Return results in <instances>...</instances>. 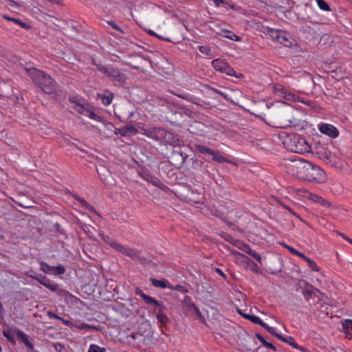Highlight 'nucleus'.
Wrapping results in <instances>:
<instances>
[{"label":"nucleus","mask_w":352,"mask_h":352,"mask_svg":"<svg viewBox=\"0 0 352 352\" xmlns=\"http://www.w3.org/2000/svg\"><path fill=\"white\" fill-rule=\"evenodd\" d=\"M286 172L299 179L323 183L326 181V174L319 166L302 159H286Z\"/></svg>","instance_id":"f257e3e1"},{"label":"nucleus","mask_w":352,"mask_h":352,"mask_svg":"<svg viewBox=\"0 0 352 352\" xmlns=\"http://www.w3.org/2000/svg\"><path fill=\"white\" fill-rule=\"evenodd\" d=\"M294 112L293 107L288 103L276 102L268 107L263 119L272 127L285 129L291 126Z\"/></svg>","instance_id":"f03ea898"},{"label":"nucleus","mask_w":352,"mask_h":352,"mask_svg":"<svg viewBox=\"0 0 352 352\" xmlns=\"http://www.w3.org/2000/svg\"><path fill=\"white\" fill-rule=\"evenodd\" d=\"M34 85L46 94H56L58 85L50 75L35 67L25 68Z\"/></svg>","instance_id":"7ed1b4c3"},{"label":"nucleus","mask_w":352,"mask_h":352,"mask_svg":"<svg viewBox=\"0 0 352 352\" xmlns=\"http://www.w3.org/2000/svg\"><path fill=\"white\" fill-rule=\"evenodd\" d=\"M92 64L96 67L99 72L105 74L111 81L118 82L120 85H124L126 82L127 80L126 75L120 68L110 65L97 63L95 60H92Z\"/></svg>","instance_id":"20e7f679"},{"label":"nucleus","mask_w":352,"mask_h":352,"mask_svg":"<svg viewBox=\"0 0 352 352\" xmlns=\"http://www.w3.org/2000/svg\"><path fill=\"white\" fill-rule=\"evenodd\" d=\"M285 144H287V149L294 153H305L311 151V146L307 141L298 135H292Z\"/></svg>","instance_id":"39448f33"},{"label":"nucleus","mask_w":352,"mask_h":352,"mask_svg":"<svg viewBox=\"0 0 352 352\" xmlns=\"http://www.w3.org/2000/svg\"><path fill=\"white\" fill-rule=\"evenodd\" d=\"M104 241L107 244H108L111 248L114 249L115 250L124 254L126 256H129L133 259H134L137 256L136 252L126 246H124L121 245L120 243H118L114 239L107 236L104 239Z\"/></svg>","instance_id":"423d86ee"},{"label":"nucleus","mask_w":352,"mask_h":352,"mask_svg":"<svg viewBox=\"0 0 352 352\" xmlns=\"http://www.w3.org/2000/svg\"><path fill=\"white\" fill-rule=\"evenodd\" d=\"M183 304L184 307L186 309L187 312L190 316H196L197 318L200 320H204V318L201 313L199 308L195 305V303L192 302V299L188 296H186L183 300Z\"/></svg>","instance_id":"0eeeda50"},{"label":"nucleus","mask_w":352,"mask_h":352,"mask_svg":"<svg viewBox=\"0 0 352 352\" xmlns=\"http://www.w3.org/2000/svg\"><path fill=\"white\" fill-rule=\"evenodd\" d=\"M315 153L319 158L322 160L327 164H331L333 161L334 155L326 147L320 145L316 146Z\"/></svg>","instance_id":"6e6552de"},{"label":"nucleus","mask_w":352,"mask_h":352,"mask_svg":"<svg viewBox=\"0 0 352 352\" xmlns=\"http://www.w3.org/2000/svg\"><path fill=\"white\" fill-rule=\"evenodd\" d=\"M135 294L136 295L140 296L142 299L145 301L146 303L148 305H154L155 307H160V310L162 311L165 306L163 305L162 302L154 299L153 298L151 297L150 296H148L145 294L141 289L139 287H137L135 290Z\"/></svg>","instance_id":"1a4fd4ad"},{"label":"nucleus","mask_w":352,"mask_h":352,"mask_svg":"<svg viewBox=\"0 0 352 352\" xmlns=\"http://www.w3.org/2000/svg\"><path fill=\"white\" fill-rule=\"evenodd\" d=\"M145 135L155 140L163 141L164 135H166V130L161 128L153 127L147 129L145 131Z\"/></svg>","instance_id":"9d476101"},{"label":"nucleus","mask_w":352,"mask_h":352,"mask_svg":"<svg viewBox=\"0 0 352 352\" xmlns=\"http://www.w3.org/2000/svg\"><path fill=\"white\" fill-rule=\"evenodd\" d=\"M319 131L332 138H337L339 135L338 130L333 125L329 124H322L319 126Z\"/></svg>","instance_id":"9b49d317"},{"label":"nucleus","mask_w":352,"mask_h":352,"mask_svg":"<svg viewBox=\"0 0 352 352\" xmlns=\"http://www.w3.org/2000/svg\"><path fill=\"white\" fill-rule=\"evenodd\" d=\"M274 93L280 97H283L287 100H294V95L288 93L287 89L280 84H276L273 86Z\"/></svg>","instance_id":"f8f14e48"},{"label":"nucleus","mask_w":352,"mask_h":352,"mask_svg":"<svg viewBox=\"0 0 352 352\" xmlns=\"http://www.w3.org/2000/svg\"><path fill=\"white\" fill-rule=\"evenodd\" d=\"M163 141L173 146H181L182 141L177 137V135L166 131V135H164Z\"/></svg>","instance_id":"ddd939ff"},{"label":"nucleus","mask_w":352,"mask_h":352,"mask_svg":"<svg viewBox=\"0 0 352 352\" xmlns=\"http://www.w3.org/2000/svg\"><path fill=\"white\" fill-rule=\"evenodd\" d=\"M14 331L18 338L21 342H23L30 350L34 349V344L29 340L28 336L22 330L15 328Z\"/></svg>","instance_id":"4468645a"},{"label":"nucleus","mask_w":352,"mask_h":352,"mask_svg":"<svg viewBox=\"0 0 352 352\" xmlns=\"http://www.w3.org/2000/svg\"><path fill=\"white\" fill-rule=\"evenodd\" d=\"M36 280L47 289L52 292H56L58 289V285L52 283L45 276L40 275L38 276Z\"/></svg>","instance_id":"2eb2a0df"},{"label":"nucleus","mask_w":352,"mask_h":352,"mask_svg":"<svg viewBox=\"0 0 352 352\" xmlns=\"http://www.w3.org/2000/svg\"><path fill=\"white\" fill-rule=\"evenodd\" d=\"M278 339L281 341L286 342L293 346L295 349H300L303 352H308L307 349L303 346H299L294 340V338L291 336L284 337L283 336H279Z\"/></svg>","instance_id":"dca6fc26"},{"label":"nucleus","mask_w":352,"mask_h":352,"mask_svg":"<svg viewBox=\"0 0 352 352\" xmlns=\"http://www.w3.org/2000/svg\"><path fill=\"white\" fill-rule=\"evenodd\" d=\"M280 35L279 36L278 41L285 47H291L292 45V42L290 40L289 34L287 32L282 30L280 31Z\"/></svg>","instance_id":"f3484780"},{"label":"nucleus","mask_w":352,"mask_h":352,"mask_svg":"<svg viewBox=\"0 0 352 352\" xmlns=\"http://www.w3.org/2000/svg\"><path fill=\"white\" fill-rule=\"evenodd\" d=\"M137 61L134 64L133 63H127L129 66L134 69H142V66L144 65L149 63L148 60L144 58L142 56H136L135 57Z\"/></svg>","instance_id":"a211bd4d"},{"label":"nucleus","mask_w":352,"mask_h":352,"mask_svg":"<svg viewBox=\"0 0 352 352\" xmlns=\"http://www.w3.org/2000/svg\"><path fill=\"white\" fill-rule=\"evenodd\" d=\"M151 282L152 285L155 287H160L162 289H164L166 287L172 288L171 286L168 285H169L168 282H167L164 280H158V279L152 278H151Z\"/></svg>","instance_id":"6ab92c4d"},{"label":"nucleus","mask_w":352,"mask_h":352,"mask_svg":"<svg viewBox=\"0 0 352 352\" xmlns=\"http://www.w3.org/2000/svg\"><path fill=\"white\" fill-rule=\"evenodd\" d=\"M222 72L230 76H235L236 78L239 79L243 78L244 77L243 74H236L234 69L232 67H230L228 63L223 69Z\"/></svg>","instance_id":"aec40b11"},{"label":"nucleus","mask_w":352,"mask_h":352,"mask_svg":"<svg viewBox=\"0 0 352 352\" xmlns=\"http://www.w3.org/2000/svg\"><path fill=\"white\" fill-rule=\"evenodd\" d=\"M98 97L99 98H101L102 102L104 105H109L111 103L113 98V94L111 92L108 91L107 95H102L101 94H98Z\"/></svg>","instance_id":"412c9836"},{"label":"nucleus","mask_w":352,"mask_h":352,"mask_svg":"<svg viewBox=\"0 0 352 352\" xmlns=\"http://www.w3.org/2000/svg\"><path fill=\"white\" fill-rule=\"evenodd\" d=\"M244 248L242 250L247 252L248 254L252 256L254 259H256L258 263H261V256L256 253L255 251L252 250L249 245L243 244Z\"/></svg>","instance_id":"4be33fe9"},{"label":"nucleus","mask_w":352,"mask_h":352,"mask_svg":"<svg viewBox=\"0 0 352 352\" xmlns=\"http://www.w3.org/2000/svg\"><path fill=\"white\" fill-rule=\"evenodd\" d=\"M309 199L311 201L320 204L321 205L324 206H329V203L325 199H324L322 197L318 196V195L314 194V193H309Z\"/></svg>","instance_id":"5701e85b"},{"label":"nucleus","mask_w":352,"mask_h":352,"mask_svg":"<svg viewBox=\"0 0 352 352\" xmlns=\"http://www.w3.org/2000/svg\"><path fill=\"white\" fill-rule=\"evenodd\" d=\"M212 156V159L219 163L222 162H228L230 164H233V162L228 159H226L225 157L221 155L219 151H214L213 154L211 155Z\"/></svg>","instance_id":"b1692460"},{"label":"nucleus","mask_w":352,"mask_h":352,"mask_svg":"<svg viewBox=\"0 0 352 352\" xmlns=\"http://www.w3.org/2000/svg\"><path fill=\"white\" fill-rule=\"evenodd\" d=\"M100 171L102 173V175H103V177H102V175L100 173H98L99 175H100L101 177V179L104 182H106L108 184H112L113 181V180H111L109 179L111 178V173L107 170L105 169L104 168H101L100 169Z\"/></svg>","instance_id":"393cba45"},{"label":"nucleus","mask_w":352,"mask_h":352,"mask_svg":"<svg viewBox=\"0 0 352 352\" xmlns=\"http://www.w3.org/2000/svg\"><path fill=\"white\" fill-rule=\"evenodd\" d=\"M227 63L223 60L216 59L212 60V65L217 70L222 72L223 69L226 65Z\"/></svg>","instance_id":"a878e982"},{"label":"nucleus","mask_w":352,"mask_h":352,"mask_svg":"<svg viewBox=\"0 0 352 352\" xmlns=\"http://www.w3.org/2000/svg\"><path fill=\"white\" fill-rule=\"evenodd\" d=\"M148 182H151L153 185L160 188L163 190H166L168 188L157 177H151L150 179H148Z\"/></svg>","instance_id":"bb28decb"},{"label":"nucleus","mask_w":352,"mask_h":352,"mask_svg":"<svg viewBox=\"0 0 352 352\" xmlns=\"http://www.w3.org/2000/svg\"><path fill=\"white\" fill-rule=\"evenodd\" d=\"M256 337L258 339V340L263 344V346H266V347H268L271 349H272L273 351H276V346L272 344L271 342H267L263 336H262L261 334L259 333H256Z\"/></svg>","instance_id":"cd10ccee"},{"label":"nucleus","mask_w":352,"mask_h":352,"mask_svg":"<svg viewBox=\"0 0 352 352\" xmlns=\"http://www.w3.org/2000/svg\"><path fill=\"white\" fill-rule=\"evenodd\" d=\"M195 149L197 151H198L200 153L202 154H208L212 155L213 154V150L201 144L195 145Z\"/></svg>","instance_id":"c85d7f7f"},{"label":"nucleus","mask_w":352,"mask_h":352,"mask_svg":"<svg viewBox=\"0 0 352 352\" xmlns=\"http://www.w3.org/2000/svg\"><path fill=\"white\" fill-rule=\"evenodd\" d=\"M158 308L159 312L157 314V319L159 322L162 324H166L168 322V318L167 316L162 313V311L166 309V307L162 310H160V307H157Z\"/></svg>","instance_id":"c756f323"},{"label":"nucleus","mask_w":352,"mask_h":352,"mask_svg":"<svg viewBox=\"0 0 352 352\" xmlns=\"http://www.w3.org/2000/svg\"><path fill=\"white\" fill-rule=\"evenodd\" d=\"M223 36L226 38H228L232 41H240V38L236 35L234 33L232 32L231 31H229V30H224L223 31Z\"/></svg>","instance_id":"7c9ffc66"},{"label":"nucleus","mask_w":352,"mask_h":352,"mask_svg":"<svg viewBox=\"0 0 352 352\" xmlns=\"http://www.w3.org/2000/svg\"><path fill=\"white\" fill-rule=\"evenodd\" d=\"M247 263L248 266L250 267V269L256 274L260 273V268L258 266L256 263H255L251 259H248Z\"/></svg>","instance_id":"2f4dec72"},{"label":"nucleus","mask_w":352,"mask_h":352,"mask_svg":"<svg viewBox=\"0 0 352 352\" xmlns=\"http://www.w3.org/2000/svg\"><path fill=\"white\" fill-rule=\"evenodd\" d=\"M74 197L77 200L79 203H80L83 206H85L86 208H87L89 210H93L94 208L90 204L87 203V201L81 198L77 195H74Z\"/></svg>","instance_id":"473e14b6"},{"label":"nucleus","mask_w":352,"mask_h":352,"mask_svg":"<svg viewBox=\"0 0 352 352\" xmlns=\"http://www.w3.org/2000/svg\"><path fill=\"white\" fill-rule=\"evenodd\" d=\"M41 270L45 273L53 272L54 266H50L47 263L41 261L40 262Z\"/></svg>","instance_id":"72a5a7b5"},{"label":"nucleus","mask_w":352,"mask_h":352,"mask_svg":"<svg viewBox=\"0 0 352 352\" xmlns=\"http://www.w3.org/2000/svg\"><path fill=\"white\" fill-rule=\"evenodd\" d=\"M121 131H122L121 133V134L122 135H126L127 132H130L132 134H135L138 133V130L137 129H135V127L132 126H125V127H123Z\"/></svg>","instance_id":"f704fd0d"},{"label":"nucleus","mask_w":352,"mask_h":352,"mask_svg":"<svg viewBox=\"0 0 352 352\" xmlns=\"http://www.w3.org/2000/svg\"><path fill=\"white\" fill-rule=\"evenodd\" d=\"M342 327L343 329V332L344 333L346 336L349 339H351V336H352V331L344 321L342 322Z\"/></svg>","instance_id":"c9c22d12"},{"label":"nucleus","mask_w":352,"mask_h":352,"mask_svg":"<svg viewBox=\"0 0 352 352\" xmlns=\"http://www.w3.org/2000/svg\"><path fill=\"white\" fill-rule=\"evenodd\" d=\"M318 7L324 11H330L329 6L324 0H316Z\"/></svg>","instance_id":"e433bc0d"},{"label":"nucleus","mask_w":352,"mask_h":352,"mask_svg":"<svg viewBox=\"0 0 352 352\" xmlns=\"http://www.w3.org/2000/svg\"><path fill=\"white\" fill-rule=\"evenodd\" d=\"M86 113H85V116H87L89 118H90L92 120H96V121H100L101 120V118L100 116H98V115H96L94 111L89 110L87 109V110L86 111Z\"/></svg>","instance_id":"4c0bfd02"},{"label":"nucleus","mask_w":352,"mask_h":352,"mask_svg":"<svg viewBox=\"0 0 352 352\" xmlns=\"http://www.w3.org/2000/svg\"><path fill=\"white\" fill-rule=\"evenodd\" d=\"M2 333L3 336L8 339V340H9L12 344H15L16 342L13 334H12L10 331L5 330L3 331Z\"/></svg>","instance_id":"58836bf2"},{"label":"nucleus","mask_w":352,"mask_h":352,"mask_svg":"<svg viewBox=\"0 0 352 352\" xmlns=\"http://www.w3.org/2000/svg\"><path fill=\"white\" fill-rule=\"evenodd\" d=\"M177 96L178 97H179V98H181L184 99V100H186L190 101V102H192V103L195 104H196V105H197V106H200V107L201 106V104H199V103H198V102H197L194 101V100H193L192 97V96H189V95H187V94H177Z\"/></svg>","instance_id":"ea45409f"},{"label":"nucleus","mask_w":352,"mask_h":352,"mask_svg":"<svg viewBox=\"0 0 352 352\" xmlns=\"http://www.w3.org/2000/svg\"><path fill=\"white\" fill-rule=\"evenodd\" d=\"M280 31L281 30H270L269 31V34L272 39L278 41L279 36L280 35Z\"/></svg>","instance_id":"a19ab883"},{"label":"nucleus","mask_w":352,"mask_h":352,"mask_svg":"<svg viewBox=\"0 0 352 352\" xmlns=\"http://www.w3.org/2000/svg\"><path fill=\"white\" fill-rule=\"evenodd\" d=\"M65 272V267L62 265H59L56 267H54L52 273L57 274V275H60V274H64Z\"/></svg>","instance_id":"79ce46f5"},{"label":"nucleus","mask_w":352,"mask_h":352,"mask_svg":"<svg viewBox=\"0 0 352 352\" xmlns=\"http://www.w3.org/2000/svg\"><path fill=\"white\" fill-rule=\"evenodd\" d=\"M88 352H105V349L101 348L96 344H91Z\"/></svg>","instance_id":"37998d69"},{"label":"nucleus","mask_w":352,"mask_h":352,"mask_svg":"<svg viewBox=\"0 0 352 352\" xmlns=\"http://www.w3.org/2000/svg\"><path fill=\"white\" fill-rule=\"evenodd\" d=\"M307 263L308 264L309 267H310L313 271L319 272L320 268L318 267L316 263L312 259L309 258L307 261Z\"/></svg>","instance_id":"c03bdc74"},{"label":"nucleus","mask_w":352,"mask_h":352,"mask_svg":"<svg viewBox=\"0 0 352 352\" xmlns=\"http://www.w3.org/2000/svg\"><path fill=\"white\" fill-rule=\"evenodd\" d=\"M199 52L205 55H210V49L205 45V46H199Z\"/></svg>","instance_id":"a18cd8bd"},{"label":"nucleus","mask_w":352,"mask_h":352,"mask_svg":"<svg viewBox=\"0 0 352 352\" xmlns=\"http://www.w3.org/2000/svg\"><path fill=\"white\" fill-rule=\"evenodd\" d=\"M250 320L256 324H262V320L258 318L256 316L252 315L251 317H250Z\"/></svg>","instance_id":"49530a36"},{"label":"nucleus","mask_w":352,"mask_h":352,"mask_svg":"<svg viewBox=\"0 0 352 352\" xmlns=\"http://www.w3.org/2000/svg\"><path fill=\"white\" fill-rule=\"evenodd\" d=\"M53 346L55 350L58 352H62L65 349V346L60 342H55L53 344Z\"/></svg>","instance_id":"de8ad7c7"},{"label":"nucleus","mask_w":352,"mask_h":352,"mask_svg":"<svg viewBox=\"0 0 352 352\" xmlns=\"http://www.w3.org/2000/svg\"><path fill=\"white\" fill-rule=\"evenodd\" d=\"M76 110L80 114H82L85 116L86 111L87 110V108L85 107L83 105L78 104L76 106Z\"/></svg>","instance_id":"09e8293b"},{"label":"nucleus","mask_w":352,"mask_h":352,"mask_svg":"<svg viewBox=\"0 0 352 352\" xmlns=\"http://www.w3.org/2000/svg\"><path fill=\"white\" fill-rule=\"evenodd\" d=\"M47 316L50 318H56V319H58V320H62L65 323H67V322L65 321L63 318L58 316V315H56V314L52 312V311H47Z\"/></svg>","instance_id":"8fccbe9b"},{"label":"nucleus","mask_w":352,"mask_h":352,"mask_svg":"<svg viewBox=\"0 0 352 352\" xmlns=\"http://www.w3.org/2000/svg\"><path fill=\"white\" fill-rule=\"evenodd\" d=\"M174 289L177 290V291H179L182 293H187L188 292V289L184 287V286H182V285H176L175 287H173Z\"/></svg>","instance_id":"3c124183"},{"label":"nucleus","mask_w":352,"mask_h":352,"mask_svg":"<svg viewBox=\"0 0 352 352\" xmlns=\"http://www.w3.org/2000/svg\"><path fill=\"white\" fill-rule=\"evenodd\" d=\"M283 247H285L286 249H287L290 253L293 254H295L297 253V250H295L294 248L285 244V243H283L282 244Z\"/></svg>","instance_id":"603ef678"},{"label":"nucleus","mask_w":352,"mask_h":352,"mask_svg":"<svg viewBox=\"0 0 352 352\" xmlns=\"http://www.w3.org/2000/svg\"><path fill=\"white\" fill-rule=\"evenodd\" d=\"M302 294L306 298V300H309V298H311V296H312L313 292L309 289H305V291H303Z\"/></svg>","instance_id":"864d4df0"},{"label":"nucleus","mask_w":352,"mask_h":352,"mask_svg":"<svg viewBox=\"0 0 352 352\" xmlns=\"http://www.w3.org/2000/svg\"><path fill=\"white\" fill-rule=\"evenodd\" d=\"M109 25H110L113 29L122 32V30L119 28V26L113 21H108Z\"/></svg>","instance_id":"5fc2aeb1"},{"label":"nucleus","mask_w":352,"mask_h":352,"mask_svg":"<svg viewBox=\"0 0 352 352\" xmlns=\"http://www.w3.org/2000/svg\"><path fill=\"white\" fill-rule=\"evenodd\" d=\"M269 333L276 338L278 339V336H281L280 333H276L275 329L274 327H271V329H269Z\"/></svg>","instance_id":"6e6d98bb"},{"label":"nucleus","mask_w":352,"mask_h":352,"mask_svg":"<svg viewBox=\"0 0 352 352\" xmlns=\"http://www.w3.org/2000/svg\"><path fill=\"white\" fill-rule=\"evenodd\" d=\"M215 271L220 275L225 280L227 279V276L226 275L223 273V272L219 269V268H216L215 269Z\"/></svg>","instance_id":"4d7b16f0"},{"label":"nucleus","mask_w":352,"mask_h":352,"mask_svg":"<svg viewBox=\"0 0 352 352\" xmlns=\"http://www.w3.org/2000/svg\"><path fill=\"white\" fill-rule=\"evenodd\" d=\"M296 255H297L298 256L302 258V259H304L305 261H307L309 258H308L307 256H306L304 254L300 252H297V253L296 254Z\"/></svg>","instance_id":"13d9d810"},{"label":"nucleus","mask_w":352,"mask_h":352,"mask_svg":"<svg viewBox=\"0 0 352 352\" xmlns=\"http://www.w3.org/2000/svg\"><path fill=\"white\" fill-rule=\"evenodd\" d=\"M173 155L175 156V157H179L180 160H181V164L184 163V157H183V155L180 153H175L173 154Z\"/></svg>","instance_id":"bf43d9fd"},{"label":"nucleus","mask_w":352,"mask_h":352,"mask_svg":"<svg viewBox=\"0 0 352 352\" xmlns=\"http://www.w3.org/2000/svg\"><path fill=\"white\" fill-rule=\"evenodd\" d=\"M19 25H20L21 27L23 28L24 29H30V25H29L28 23H25L22 21H21L19 23Z\"/></svg>","instance_id":"052dcab7"},{"label":"nucleus","mask_w":352,"mask_h":352,"mask_svg":"<svg viewBox=\"0 0 352 352\" xmlns=\"http://www.w3.org/2000/svg\"><path fill=\"white\" fill-rule=\"evenodd\" d=\"M213 1L217 7H219L221 4L224 3L223 0H213Z\"/></svg>","instance_id":"680f3d73"},{"label":"nucleus","mask_w":352,"mask_h":352,"mask_svg":"<svg viewBox=\"0 0 352 352\" xmlns=\"http://www.w3.org/2000/svg\"><path fill=\"white\" fill-rule=\"evenodd\" d=\"M344 322L349 326L350 329L352 331V320L346 319L344 320Z\"/></svg>","instance_id":"e2e57ef3"},{"label":"nucleus","mask_w":352,"mask_h":352,"mask_svg":"<svg viewBox=\"0 0 352 352\" xmlns=\"http://www.w3.org/2000/svg\"><path fill=\"white\" fill-rule=\"evenodd\" d=\"M260 326H261L262 327L265 329L268 332H269V329H271V327L268 326L266 323H265L263 322H262V324H260Z\"/></svg>","instance_id":"0e129e2a"},{"label":"nucleus","mask_w":352,"mask_h":352,"mask_svg":"<svg viewBox=\"0 0 352 352\" xmlns=\"http://www.w3.org/2000/svg\"><path fill=\"white\" fill-rule=\"evenodd\" d=\"M212 90H213L214 92L217 93L218 94H219V95L222 96L224 98H227L226 95V94H224L223 92H221V91H219V90H217V89H212Z\"/></svg>","instance_id":"69168bd1"},{"label":"nucleus","mask_w":352,"mask_h":352,"mask_svg":"<svg viewBox=\"0 0 352 352\" xmlns=\"http://www.w3.org/2000/svg\"><path fill=\"white\" fill-rule=\"evenodd\" d=\"M25 275L32 279L36 280L38 279V276H34L33 274H29L28 272L25 273Z\"/></svg>","instance_id":"338daca9"},{"label":"nucleus","mask_w":352,"mask_h":352,"mask_svg":"<svg viewBox=\"0 0 352 352\" xmlns=\"http://www.w3.org/2000/svg\"><path fill=\"white\" fill-rule=\"evenodd\" d=\"M238 312L241 315L243 316L245 318L248 319L250 320V317H251L252 315H250V314H242V312L240 311V310H238Z\"/></svg>","instance_id":"774afa93"}]
</instances>
